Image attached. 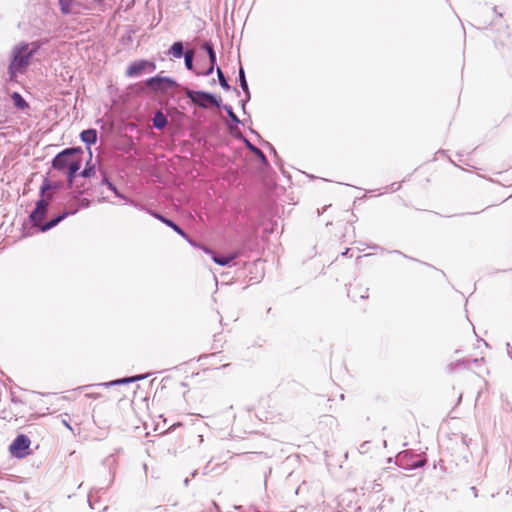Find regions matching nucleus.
I'll return each mask as SVG.
<instances>
[{
  "label": "nucleus",
  "instance_id": "nucleus-3",
  "mask_svg": "<svg viewBox=\"0 0 512 512\" xmlns=\"http://www.w3.org/2000/svg\"><path fill=\"white\" fill-rule=\"evenodd\" d=\"M185 93L193 103L202 107H207L208 104H215L217 106L219 105L218 100L212 94L205 92H195L187 88L185 89Z\"/></svg>",
  "mask_w": 512,
  "mask_h": 512
},
{
  "label": "nucleus",
  "instance_id": "nucleus-9",
  "mask_svg": "<svg viewBox=\"0 0 512 512\" xmlns=\"http://www.w3.org/2000/svg\"><path fill=\"white\" fill-rule=\"evenodd\" d=\"M166 124L167 119L164 114L162 112H157L153 118V125L158 129H162L166 126Z\"/></svg>",
  "mask_w": 512,
  "mask_h": 512
},
{
  "label": "nucleus",
  "instance_id": "nucleus-16",
  "mask_svg": "<svg viewBox=\"0 0 512 512\" xmlns=\"http://www.w3.org/2000/svg\"><path fill=\"white\" fill-rule=\"evenodd\" d=\"M185 65L189 70H191L193 68V51L186 52Z\"/></svg>",
  "mask_w": 512,
  "mask_h": 512
},
{
  "label": "nucleus",
  "instance_id": "nucleus-21",
  "mask_svg": "<svg viewBox=\"0 0 512 512\" xmlns=\"http://www.w3.org/2000/svg\"><path fill=\"white\" fill-rule=\"evenodd\" d=\"M175 231H177L179 234H183V232L174 224L167 222Z\"/></svg>",
  "mask_w": 512,
  "mask_h": 512
},
{
  "label": "nucleus",
  "instance_id": "nucleus-22",
  "mask_svg": "<svg viewBox=\"0 0 512 512\" xmlns=\"http://www.w3.org/2000/svg\"><path fill=\"white\" fill-rule=\"evenodd\" d=\"M175 231H177L179 234H183V232L174 224L167 222Z\"/></svg>",
  "mask_w": 512,
  "mask_h": 512
},
{
  "label": "nucleus",
  "instance_id": "nucleus-20",
  "mask_svg": "<svg viewBox=\"0 0 512 512\" xmlns=\"http://www.w3.org/2000/svg\"><path fill=\"white\" fill-rule=\"evenodd\" d=\"M92 174H94V168H93V167H87V168H85V169L83 170V172H82V175H83L84 177H89V176H91Z\"/></svg>",
  "mask_w": 512,
  "mask_h": 512
},
{
  "label": "nucleus",
  "instance_id": "nucleus-11",
  "mask_svg": "<svg viewBox=\"0 0 512 512\" xmlns=\"http://www.w3.org/2000/svg\"><path fill=\"white\" fill-rule=\"evenodd\" d=\"M170 53L176 57V58H180L183 54V45L182 43L180 42H176L172 45L171 49H170Z\"/></svg>",
  "mask_w": 512,
  "mask_h": 512
},
{
  "label": "nucleus",
  "instance_id": "nucleus-19",
  "mask_svg": "<svg viewBox=\"0 0 512 512\" xmlns=\"http://www.w3.org/2000/svg\"><path fill=\"white\" fill-rule=\"evenodd\" d=\"M240 82H241V86L243 89H247V83H246V79H245V76H244V71L243 69L240 70Z\"/></svg>",
  "mask_w": 512,
  "mask_h": 512
},
{
  "label": "nucleus",
  "instance_id": "nucleus-4",
  "mask_svg": "<svg viewBox=\"0 0 512 512\" xmlns=\"http://www.w3.org/2000/svg\"><path fill=\"white\" fill-rule=\"evenodd\" d=\"M58 2L64 14L80 15L86 11V7L78 0H58Z\"/></svg>",
  "mask_w": 512,
  "mask_h": 512
},
{
  "label": "nucleus",
  "instance_id": "nucleus-5",
  "mask_svg": "<svg viewBox=\"0 0 512 512\" xmlns=\"http://www.w3.org/2000/svg\"><path fill=\"white\" fill-rule=\"evenodd\" d=\"M29 447H30L29 438L24 435H20L10 445V452L14 456H16L18 458H22L28 454Z\"/></svg>",
  "mask_w": 512,
  "mask_h": 512
},
{
  "label": "nucleus",
  "instance_id": "nucleus-12",
  "mask_svg": "<svg viewBox=\"0 0 512 512\" xmlns=\"http://www.w3.org/2000/svg\"><path fill=\"white\" fill-rule=\"evenodd\" d=\"M234 258H235V255H228V256H222V257L214 256L213 260L215 263L225 266V265H228Z\"/></svg>",
  "mask_w": 512,
  "mask_h": 512
},
{
  "label": "nucleus",
  "instance_id": "nucleus-8",
  "mask_svg": "<svg viewBox=\"0 0 512 512\" xmlns=\"http://www.w3.org/2000/svg\"><path fill=\"white\" fill-rule=\"evenodd\" d=\"M81 140L88 145L94 144L97 140L96 130L89 129V130L83 131L81 133Z\"/></svg>",
  "mask_w": 512,
  "mask_h": 512
},
{
  "label": "nucleus",
  "instance_id": "nucleus-2",
  "mask_svg": "<svg viewBox=\"0 0 512 512\" xmlns=\"http://www.w3.org/2000/svg\"><path fill=\"white\" fill-rule=\"evenodd\" d=\"M146 85L150 87L154 92H160L162 94L168 93L171 89L178 86L176 81L169 77H153L146 81Z\"/></svg>",
  "mask_w": 512,
  "mask_h": 512
},
{
  "label": "nucleus",
  "instance_id": "nucleus-6",
  "mask_svg": "<svg viewBox=\"0 0 512 512\" xmlns=\"http://www.w3.org/2000/svg\"><path fill=\"white\" fill-rule=\"evenodd\" d=\"M150 68V70H154L155 66L154 64L148 62V61H138L133 64H131L127 69V75L129 76H138L142 73L143 70L146 68Z\"/></svg>",
  "mask_w": 512,
  "mask_h": 512
},
{
  "label": "nucleus",
  "instance_id": "nucleus-13",
  "mask_svg": "<svg viewBox=\"0 0 512 512\" xmlns=\"http://www.w3.org/2000/svg\"><path fill=\"white\" fill-rule=\"evenodd\" d=\"M12 100H13L14 105L16 107H18L19 109H24L27 106L25 100L18 93H14L12 95Z\"/></svg>",
  "mask_w": 512,
  "mask_h": 512
},
{
  "label": "nucleus",
  "instance_id": "nucleus-14",
  "mask_svg": "<svg viewBox=\"0 0 512 512\" xmlns=\"http://www.w3.org/2000/svg\"><path fill=\"white\" fill-rule=\"evenodd\" d=\"M140 378H142V377L140 376V377L124 378V379H119V380L111 381V382L105 383L103 385L104 386H112V385H117V384H123V383H128V382L135 381V380L140 379Z\"/></svg>",
  "mask_w": 512,
  "mask_h": 512
},
{
  "label": "nucleus",
  "instance_id": "nucleus-1",
  "mask_svg": "<svg viewBox=\"0 0 512 512\" xmlns=\"http://www.w3.org/2000/svg\"><path fill=\"white\" fill-rule=\"evenodd\" d=\"M81 155L80 148L67 149L55 157L53 166L59 170H66L69 181L72 182L75 173L81 168Z\"/></svg>",
  "mask_w": 512,
  "mask_h": 512
},
{
  "label": "nucleus",
  "instance_id": "nucleus-18",
  "mask_svg": "<svg viewBox=\"0 0 512 512\" xmlns=\"http://www.w3.org/2000/svg\"><path fill=\"white\" fill-rule=\"evenodd\" d=\"M224 108H225L226 112L228 113L229 117L231 118V120L237 123L238 122V118L236 117V115L232 111V108L229 107V106H225Z\"/></svg>",
  "mask_w": 512,
  "mask_h": 512
},
{
  "label": "nucleus",
  "instance_id": "nucleus-15",
  "mask_svg": "<svg viewBox=\"0 0 512 512\" xmlns=\"http://www.w3.org/2000/svg\"><path fill=\"white\" fill-rule=\"evenodd\" d=\"M205 47H206V49H207V52H208V54H209V58H210V61H211V66H210V68L208 69V72H207V73H211V72L213 71V68H214V67H213V65H214V63H215V61H216V57H215V53H214V51H213V49H212V47H211V46L206 45Z\"/></svg>",
  "mask_w": 512,
  "mask_h": 512
},
{
  "label": "nucleus",
  "instance_id": "nucleus-7",
  "mask_svg": "<svg viewBox=\"0 0 512 512\" xmlns=\"http://www.w3.org/2000/svg\"><path fill=\"white\" fill-rule=\"evenodd\" d=\"M49 202L47 200H40L37 205L34 212L31 214V220L34 222L35 225H39L43 216L45 215L47 208H48Z\"/></svg>",
  "mask_w": 512,
  "mask_h": 512
},
{
  "label": "nucleus",
  "instance_id": "nucleus-23",
  "mask_svg": "<svg viewBox=\"0 0 512 512\" xmlns=\"http://www.w3.org/2000/svg\"><path fill=\"white\" fill-rule=\"evenodd\" d=\"M88 152H89V158H91L92 157V152H91L90 148H88Z\"/></svg>",
  "mask_w": 512,
  "mask_h": 512
},
{
  "label": "nucleus",
  "instance_id": "nucleus-10",
  "mask_svg": "<svg viewBox=\"0 0 512 512\" xmlns=\"http://www.w3.org/2000/svg\"><path fill=\"white\" fill-rule=\"evenodd\" d=\"M68 215L67 212L63 213L61 216L55 218L54 220L44 224L43 226H41V231L44 232V231H47L49 230L50 228L56 226L61 220H63L66 216Z\"/></svg>",
  "mask_w": 512,
  "mask_h": 512
},
{
  "label": "nucleus",
  "instance_id": "nucleus-17",
  "mask_svg": "<svg viewBox=\"0 0 512 512\" xmlns=\"http://www.w3.org/2000/svg\"><path fill=\"white\" fill-rule=\"evenodd\" d=\"M217 74H218V77H219V82H220V85L223 87V88H228V84H227V81L225 80L224 76H223V73L222 71L218 68L217 69Z\"/></svg>",
  "mask_w": 512,
  "mask_h": 512
}]
</instances>
